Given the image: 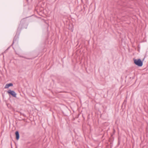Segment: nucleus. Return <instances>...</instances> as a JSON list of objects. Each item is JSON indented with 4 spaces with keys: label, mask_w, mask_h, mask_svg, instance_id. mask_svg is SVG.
I'll list each match as a JSON object with an SVG mask.
<instances>
[{
    "label": "nucleus",
    "mask_w": 148,
    "mask_h": 148,
    "mask_svg": "<svg viewBox=\"0 0 148 148\" xmlns=\"http://www.w3.org/2000/svg\"><path fill=\"white\" fill-rule=\"evenodd\" d=\"M13 86V84L12 83H10L9 84H6L5 86V88H8L10 86Z\"/></svg>",
    "instance_id": "obj_4"
},
{
    "label": "nucleus",
    "mask_w": 148,
    "mask_h": 148,
    "mask_svg": "<svg viewBox=\"0 0 148 148\" xmlns=\"http://www.w3.org/2000/svg\"><path fill=\"white\" fill-rule=\"evenodd\" d=\"M7 92L9 95H11L14 97H16V94L14 91L9 90L7 91Z\"/></svg>",
    "instance_id": "obj_2"
},
{
    "label": "nucleus",
    "mask_w": 148,
    "mask_h": 148,
    "mask_svg": "<svg viewBox=\"0 0 148 148\" xmlns=\"http://www.w3.org/2000/svg\"><path fill=\"white\" fill-rule=\"evenodd\" d=\"M127 102V100L126 99L124 101V102Z\"/></svg>",
    "instance_id": "obj_7"
},
{
    "label": "nucleus",
    "mask_w": 148,
    "mask_h": 148,
    "mask_svg": "<svg viewBox=\"0 0 148 148\" xmlns=\"http://www.w3.org/2000/svg\"><path fill=\"white\" fill-rule=\"evenodd\" d=\"M18 36H17L16 35L15 36L13 39V42L12 45L14 44V42H15L18 39Z\"/></svg>",
    "instance_id": "obj_6"
},
{
    "label": "nucleus",
    "mask_w": 148,
    "mask_h": 148,
    "mask_svg": "<svg viewBox=\"0 0 148 148\" xmlns=\"http://www.w3.org/2000/svg\"><path fill=\"white\" fill-rule=\"evenodd\" d=\"M134 63L138 66H141L143 65V62L140 59H134Z\"/></svg>",
    "instance_id": "obj_1"
},
{
    "label": "nucleus",
    "mask_w": 148,
    "mask_h": 148,
    "mask_svg": "<svg viewBox=\"0 0 148 148\" xmlns=\"http://www.w3.org/2000/svg\"><path fill=\"white\" fill-rule=\"evenodd\" d=\"M25 21L24 19H22L19 25V27H21V28H24L25 27L23 26L25 24Z\"/></svg>",
    "instance_id": "obj_3"
},
{
    "label": "nucleus",
    "mask_w": 148,
    "mask_h": 148,
    "mask_svg": "<svg viewBox=\"0 0 148 148\" xmlns=\"http://www.w3.org/2000/svg\"><path fill=\"white\" fill-rule=\"evenodd\" d=\"M15 134L16 136V139L17 140H18L19 138V134L18 131H16L15 132Z\"/></svg>",
    "instance_id": "obj_5"
}]
</instances>
